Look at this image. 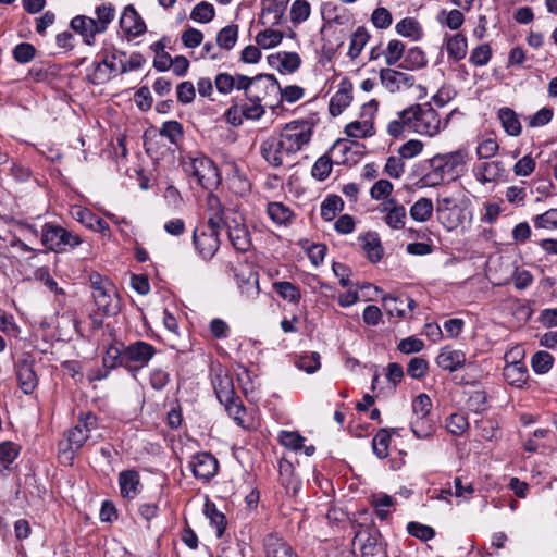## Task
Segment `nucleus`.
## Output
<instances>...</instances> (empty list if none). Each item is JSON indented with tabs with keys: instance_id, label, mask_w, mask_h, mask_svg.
I'll use <instances>...</instances> for the list:
<instances>
[{
	"instance_id": "680f3d73",
	"label": "nucleus",
	"mask_w": 557,
	"mask_h": 557,
	"mask_svg": "<svg viewBox=\"0 0 557 557\" xmlns=\"http://www.w3.org/2000/svg\"><path fill=\"white\" fill-rule=\"evenodd\" d=\"M18 447L12 442L0 443V465L5 469L17 458Z\"/></svg>"
},
{
	"instance_id": "6ab92c4d",
	"label": "nucleus",
	"mask_w": 557,
	"mask_h": 557,
	"mask_svg": "<svg viewBox=\"0 0 557 557\" xmlns=\"http://www.w3.org/2000/svg\"><path fill=\"white\" fill-rule=\"evenodd\" d=\"M120 26L125 34L137 37L146 32V24L135 8L127 5L120 18Z\"/></svg>"
},
{
	"instance_id": "ea45409f",
	"label": "nucleus",
	"mask_w": 557,
	"mask_h": 557,
	"mask_svg": "<svg viewBox=\"0 0 557 557\" xmlns=\"http://www.w3.org/2000/svg\"><path fill=\"white\" fill-rule=\"evenodd\" d=\"M345 133L354 138H367L375 134L374 125L370 121H354L346 125Z\"/></svg>"
},
{
	"instance_id": "4d7b16f0",
	"label": "nucleus",
	"mask_w": 557,
	"mask_h": 557,
	"mask_svg": "<svg viewBox=\"0 0 557 557\" xmlns=\"http://www.w3.org/2000/svg\"><path fill=\"white\" fill-rule=\"evenodd\" d=\"M297 367L309 374L314 373L321 367V356L317 351L300 356L297 360Z\"/></svg>"
},
{
	"instance_id": "a18cd8bd",
	"label": "nucleus",
	"mask_w": 557,
	"mask_h": 557,
	"mask_svg": "<svg viewBox=\"0 0 557 557\" xmlns=\"http://www.w3.org/2000/svg\"><path fill=\"white\" fill-rule=\"evenodd\" d=\"M369 38L370 35L368 34L366 28L358 27L351 35L348 54L351 58H357L360 54L363 47L366 46V44L368 42Z\"/></svg>"
},
{
	"instance_id": "864d4df0",
	"label": "nucleus",
	"mask_w": 557,
	"mask_h": 557,
	"mask_svg": "<svg viewBox=\"0 0 557 557\" xmlns=\"http://www.w3.org/2000/svg\"><path fill=\"white\" fill-rule=\"evenodd\" d=\"M410 429L418 438H428L434 432V426L429 418H414L410 423Z\"/></svg>"
},
{
	"instance_id": "e433bc0d",
	"label": "nucleus",
	"mask_w": 557,
	"mask_h": 557,
	"mask_svg": "<svg viewBox=\"0 0 557 557\" xmlns=\"http://www.w3.org/2000/svg\"><path fill=\"white\" fill-rule=\"evenodd\" d=\"M434 206L430 198L422 197L418 199L410 208V216L417 222L428 221L433 213Z\"/></svg>"
},
{
	"instance_id": "f8f14e48",
	"label": "nucleus",
	"mask_w": 557,
	"mask_h": 557,
	"mask_svg": "<svg viewBox=\"0 0 557 557\" xmlns=\"http://www.w3.org/2000/svg\"><path fill=\"white\" fill-rule=\"evenodd\" d=\"M220 222L227 227L228 239L236 251L247 252L250 250L252 246L251 236L243 219L240 221L237 219L232 221L220 219Z\"/></svg>"
},
{
	"instance_id": "4be33fe9",
	"label": "nucleus",
	"mask_w": 557,
	"mask_h": 557,
	"mask_svg": "<svg viewBox=\"0 0 557 557\" xmlns=\"http://www.w3.org/2000/svg\"><path fill=\"white\" fill-rule=\"evenodd\" d=\"M265 557H299L290 545L277 533H270L263 540Z\"/></svg>"
},
{
	"instance_id": "e2e57ef3",
	"label": "nucleus",
	"mask_w": 557,
	"mask_h": 557,
	"mask_svg": "<svg viewBox=\"0 0 557 557\" xmlns=\"http://www.w3.org/2000/svg\"><path fill=\"white\" fill-rule=\"evenodd\" d=\"M12 53L16 62L24 64L34 59L36 49L32 44L21 42L15 46Z\"/></svg>"
},
{
	"instance_id": "f03ea898",
	"label": "nucleus",
	"mask_w": 557,
	"mask_h": 557,
	"mask_svg": "<svg viewBox=\"0 0 557 557\" xmlns=\"http://www.w3.org/2000/svg\"><path fill=\"white\" fill-rule=\"evenodd\" d=\"M404 114L411 116L412 132L433 137L446 128L456 114L460 115L461 113L458 109H454L444 120H441L436 110L430 102H426L406 108Z\"/></svg>"
},
{
	"instance_id": "4468645a",
	"label": "nucleus",
	"mask_w": 557,
	"mask_h": 557,
	"mask_svg": "<svg viewBox=\"0 0 557 557\" xmlns=\"http://www.w3.org/2000/svg\"><path fill=\"white\" fill-rule=\"evenodd\" d=\"M117 483L123 498L133 500L141 492L140 474L135 469L123 470L119 473Z\"/></svg>"
},
{
	"instance_id": "0e129e2a",
	"label": "nucleus",
	"mask_w": 557,
	"mask_h": 557,
	"mask_svg": "<svg viewBox=\"0 0 557 557\" xmlns=\"http://www.w3.org/2000/svg\"><path fill=\"white\" fill-rule=\"evenodd\" d=\"M238 76L235 78L226 72H221L216 75L214 85L219 92L230 94L234 88L237 89Z\"/></svg>"
},
{
	"instance_id": "4c0bfd02",
	"label": "nucleus",
	"mask_w": 557,
	"mask_h": 557,
	"mask_svg": "<svg viewBox=\"0 0 557 557\" xmlns=\"http://www.w3.org/2000/svg\"><path fill=\"white\" fill-rule=\"evenodd\" d=\"M225 409L228 416L236 422V424L243 429H248L249 423L246 420V407L240 400L239 396L230 400V403H224Z\"/></svg>"
},
{
	"instance_id": "c85d7f7f",
	"label": "nucleus",
	"mask_w": 557,
	"mask_h": 557,
	"mask_svg": "<svg viewBox=\"0 0 557 557\" xmlns=\"http://www.w3.org/2000/svg\"><path fill=\"white\" fill-rule=\"evenodd\" d=\"M497 117L507 135L517 137L522 132L518 114L508 107L500 108Z\"/></svg>"
},
{
	"instance_id": "3c124183",
	"label": "nucleus",
	"mask_w": 557,
	"mask_h": 557,
	"mask_svg": "<svg viewBox=\"0 0 557 557\" xmlns=\"http://www.w3.org/2000/svg\"><path fill=\"white\" fill-rule=\"evenodd\" d=\"M311 12L310 3L307 0H295L290 7V21L294 24L305 22Z\"/></svg>"
},
{
	"instance_id": "b1692460",
	"label": "nucleus",
	"mask_w": 557,
	"mask_h": 557,
	"mask_svg": "<svg viewBox=\"0 0 557 557\" xmlns=\"http://www.w3.org/2000/svg\"><path fill=\"white\" fill-rule=\"evenodd\" d=\"M124 350L125 344L122 342L112 343L107 347L102 358V363L103 367L107 368V371L103 375H100L99 379L107 377L110 370L119 367L124 368Z\"/></svg>"
},
{
	"instance_id": "20e7f679",
	"label": "nucleus",
	"mask_w": 557,
	"mask_h": 557,
	"mask_svg": "<svg viewBox=\"0 0 557 557\" xmlns=\"http://www.w3.org/2000/svg\"><path fill=\"white\" fill-rule=\"evenodd\" d=\"M318 113H311L307 117L293 120L284 125L280 134L296 156L306 147L313 135L314 128L319 125Z\"/></svg>"
},
{
	"instance_id": "69168bd1",
	"label": "nucleus",
	"mask_w": 557,
	"mask_h": 557,
	"mask_svg": "<svg viewBox=\"0 0 557 557\" xmlns=\"http://www.w3.org/2000/svg\"><path fill=\"white\" fill-rule=\"evenodd\" d=\"M283 39V34L278 30L265 29L257 35V42L263 48L277 46Z\"/></svg>"
},
{
	"instance_id": "cd10ccee",
	"label": "nucleus",
	"mask_w": 557,
	"mask_h": 557,
	"mask_svg": "<svg viewBox=\"0 0 557 557\" xmlns=\"http://www.w3.org/2000/svg\"><path fill=\"white\" fill-rule=\"evenodd\" d=\"M213 387L221 404L230 403V400L238 397L234 392L233 379L227 373L216 374L213 380Z\"/></svg>"
},
{
	"instance_id": "79ce46f5",
	"label": "nucleus",
	"mask_w": 557,
	"mask_h": 557,
	"mask_svg": "<svg viewBox=\"0 0 557 557\" xmlns=\"http://www.w3.org/2000/svg\"><path fill=\"white\" fill-rule=\"evenodd\" d=\"M426 65L424 52L418 48H411L407 51L404 64L400 65L405 70H419Z\"/></svg>"
},
{
	"instance_id": "f704fd0d",
	"label": "nucleus",
	"mask_w": 557,
	"mask_h": 557,
	"mask_svg": "<svg viewBox=\"0 0 557 557\" xmlns=\"http://www.w3.org/2000/svg\"><path fill=\"white\" fill-rule=\"evenodd\" d=\"M343 209L344 201L338 195H327L321 203V216L324 221L330 222L334 220L336 214Z\"/></svg>"
},
{
	"instance_id": "58836bf2",
	"label": "nucleus",
	"mask_w": 557,
	"mask_h": 557,
	"mask_svg": "<svg viewBox=\"0 0 557 557\" xmlns=\"http://www.w3.org/2000/svg\"><path fill=\"white\" fill-rule=\"evenodd\" d=\"M273 288L280 297L292 304H298L301 298L300 289L288 281L274 282Z\"/></svg>"
},
{
	"instance_id": "6e6d98bb",
	"label": "nucleus",
	"mask_w": 557,
	"mask_h": 557,
	"mask_svg": "<svg viewBox=\"0 0 557 557\" xmlns=\"http://www.w3.org/2000/svg\"><path fill=\"white\" fill-rule=\"evenodd\" d=\"M332 166L333 162L331 158L324 154L314 162L311 169V175L319 181H324L331 174Z\"/></svg>"
},
{
	"instance_id": "a19ab883",
	"label": "nucleus",
	"mask_w": 557,
	"mask_h": 557,
	"mask_svg": "<svg viewBox=\"0 0 557 557\" xmlns=\"http://www.w3.org/2000/svg\"><path fill=\"white\" fill-rule=\"evenodd\" d=\"M159 134L160 136L168 138L173 145H177L184 136L182 124L175 120L164 122Z\"/></svg>"
},
{
	"instance_id": "37998d69",
	"label": "nucleus",
	"mask_w": 557,
	"mask_h": 557,
	"mask_svg": "<svg viewBox=\"0 0 557 557\" xmlns=\"http://www.w3.org/2000/svg\"><path fill=\"white\" fill-rule=\"evenodd\" d=\"M214 15V7L207 1H201L191 10L190 18L199 23H209L213 20Z\"/></svg>"
},
{
	"instance_id": "2f4dec72",
	"label": "nucleus",
	"mask_w": 557,
	"mask_h": 557,
	"mask_svg": "<svg viewBox=\"0 0 557 557\" xmlns=\"http://www.w3.org/2000/svg\"><path fill=\"white\" fill-rule=\"evenodd\" d=\"M395 429L382 428L377 431L372 440V449L374 455L384 459L388 456L389 444L392 440V434H395Z\"/></svg>"
},
{
	"instance_id": "aec40b11",
	"label": "nucleus",
	"mask_w": 557,
	"mask_h": 557,
	"mask_svg": "<svg viewBox=\"0 0 557 557\" xmlns=\"http://www.w3.org/2000/svg\"><path fill=\"white\" fill-rule=\"evenodd\" d=\"M382 85L391 92L409 89L414 85L413 76L406 72H380Z\"/></svg>"
},
{
	"instance_id": "c756f323",
	"label": "nucleus",
	"mask_w": 557,
	"mask_h": 557,
	"mask_svg": "<svg viewBox=\"0 0 557 557\" xmlns=\"http://www.w3.org/2000/svg\"><path fill=\"white\" fill-rule=\"evenodd\" d=\"M505 173L504 163L499 160L484 162L480 165L476 178L482 184L495 182Z\"/></svg>"
},
{
	"instance_id": "0eeeda50",
	"label": "nucleus",
	"mask_w": 557,
	"mask_h": 557,
	"mask_svg": "<svg viewBox=\"0 0 557 557\" xmlns=\"http://www.w3.org/2000/svg\"><path fill=\"white\" fill-rule=\"evenodd\" d=\"M260 153L272 168H281L284 164L293 166L295 164V154L281 134L263 140L260 145Z\"/></svg>"
},
{
	"instance_id": "a211bd4d",
	"label": "nucleus",
	"mask_w": 557,
	"mask_h": 557,
	"mask_svg": "<svg viewBox=\"0 0 557 557\" xmlns=\"http://www.w3.org/2000/svg\"><path fill=\"white\" fill-rule=\"evenodd\" d=\"M466 354L449 346L441 348L436 357V364L444 371L455 372L466 364Z\"/></svg>"
},
{
	"instance_id": "c9c22d12",
	"label": "nucleus",
	"mask_w": 557,
	"mask_h": 557,
	"mask_svg": "<svg viewBox=\"0 0 557 557\" xmlns=\"http://www.w3.org/2000/svg\"><path fill=\"white\" fill-rule=\"evenodd\" d=\"M406 109L397 113V119L392 120L387 124V134L393 138H398L405 134L406 131L412 132L411 116L406 115Z\"/></svg>"
},
{
	"instance_id": "2eb2a0df",
	"label": "nucleus",
	"mask_w": 557,
	"mask_h": 557,
	"mask_svg": "<svg viewBox=\"0 0 557 557\" xmlns=\"http://www.w3.org/2000/svg\"><path fill=\"white\" fill-rule=\"evenodd\" d=\"M352 100V84L344 77L338 86V90L332 96L329 104V112L332 116H338L350 104Z\"/></svg>"
},
{
	"instance_id": "5701e85b",
	"label": "nucleus",
	"mask_w": 557,
	"mask_h": 557,
	"mask_svg": "<svg viewBox=\"0 0 557 557\" xmlns=\"http://www.w3.org/2000/svg\"><path fill=\"white\" fill-rule=\"evenodd\" d=\"M381 211L385 212L384 221L391 228L400 230L405 226L406 209L403 205H398L395 198H388Z\"/></svg>"
},
{
	"instance_id": "39448f33",
	"label": "nucleus",
	"mask_w": 557,
	"mask_h": 557,
	"mask_svg": "<svg viewBox=\"0 0 557 557\" xmlns=\"http://www.w3.org/2000/svg\"><path fill=\"white\" fill-rule=\"evenodd\" d=\"M40 242L46 250L54 252H64L69 249H74L82 244V238L63 226L47 222L41 227Z\"/></svg>"
},
{
	"instance_id": "8fccbe9b",
	"label": "nucleus",
	"mask_w": 557,
	"mask_h": 557,
	"mask_svg": "<svg viewBox=\"0 0 557 557\" xmlns=\"http://www.w3.org/2000/svg\"><path fill=\"white\" fill-rule=\"evenodd\" d=\"M437 220L446 230L453 231L462 224L463 215L459 208H453V210L437 214Z\"/></svg>"
},
{
	"instance_id": "bb28decb",
	"label": "nucleus",
	"mask_w": 557,
	"mask_h": 557,
	"mask_svg": "<svg viewBox=\"0 0 557 557\" xmlns=\"http://www.w3.org/2000/svg\"><path fill=\"white\" fill-rule=\"evenodd\" d=\"M76 220L84 224L86 227L101 233L102 235H108L110 233L109 224L103 219L96 215L86 208H79L76 211Z\"/></svg>"
},
{
	"instance_id": "9b49d317",
	"label": "nucleus",
	"mask_w": 557,
	"mask_h": 557,
	"mask_svg": "<svg viewBox=\"0 0 557 557\" xmlns=\"http://www.w3.org/2000/svg\"><path fill=\"white\" fill-rule=\"evenodd\" d=\"M34 367L35 360L30 356H23L14 363L18 387L26 395L33 394L38 385V376Z\"/></svg>"
},
{
	"instance_id": "49530a36",
	"label": "nucleus",
	"mask_w": 557,
	"mask_h": 557,
	"mask_svg": "<svg viewBox=\"0 0 557 557\" xmlns=\"http://www.w3.org/2000/svg\"><path fill=\"white\" fill-rule=\"evenodd\" d=\"M382 305L384 310L391 315V317H397V318H405L406 317V309L403 305L401 295L399 296H385L382 299Z\"/></svg>"
},
{
	"instance_id": "1a4fd4ad",
	"label": "nucleus",
	"mask_w": 557,
	"mask_h": 557,
	"mask_svg": "<svg viewBox=\"0 0 557 557\" xmlns=\"http://www.w3.org/2000/svg\"><path fill=\"white\" fill-rule=\"evenodd\" d=\"M89 438L86 430L81 424L66 430L63 438L58 444L59 459L64 465H72L76 454Z\"/></svg>"
},
{
	"instance_id": "f3484780",
	"label": "nucleus",
	"mask_w": 557,
	"mask_h": 557,
	"mask_svg": "<svg viewBox=\"0 0 557 557\" xmlns=\"http://www.w3.org/2000/svg\"><path fill=\"white\" fill-rule=\"evenodd\" d=\"M71 27L83 36L87 45H91L95 41L96 34L106 30V26H100L96 20L84 15L75 16L71 21Z\"/></svg>"
},
{
	"instance_id": "ddd939ff",
	"label": "nucleus",
	"mask_w": 557,
	"mask_h": 557,
	"mask_svg": "<svg viewBox=\"0 0 557 557\" xmlns=\"http://www.w3.org/2000/svg\"><path fill=\"white\" fill-rule=\"evenodd\" d=\"M189 468L196 479L209 482L216 474L219 462L210 453H198L191 457Z\"/></svg>"
},
{
	"instance_id": "5fc2aeb1",
	"label": "nucleus",
	"mask_w": 557,
	"mask_h": 557,
	"mask_svg": "<svg viewBox=\"0 0 557 557\" xmlns=\"http://www.w3.org/2000/svg\"><path fill=\"white\" fill-rule=\"evenodd\" d=\"M407 532L423 542H428L435 536V531L432 527L425 525L416 521H411L407 524Z\"/></svg>"
},
{
	"instance_id": "7ed1b4c3",
	"label": "nucleus",
	"mask_w": 557,
	"mask_h": 557,
	"mask_svg": "<svg viewBox=\"0 0 557 557\" xmlns=\"http://www.w3.org/2000/svg\"><path fill=\"white\" fill-rule=\"evenodd\" d=\"M468 152L465 149H457L448 153H438L428 160L430 171L423 176L425 184L430 186L440 185L447 175H453L459 166L466 164Z\"/></svg>"
},
{
	"instance_id": "de8ad7c7",
	"label": "nucleus",
	"mask_w": 557,
	"mask_h": 557,
	"mask_svg": "<svg viewBox=\"0 0 557 557\" xmlns=\"http://www.w3.org/2000/svg\"><path fill=\"white\" fill-rule=\"evenodd\" d=\"M238 35V26L237 25H228L223 27L216 37V41L220 48L230 50L234 47L237 40Z\"/></svg>"
},
{
	"instance_id": "72a5a7b5",
	"label": "nucleus",
	"mask_w": 557,
	"mask_h": 557,
	"mask_svg": "<svg viewBox=\"0 0 557 557\" xmlns=\"http://www.w3.org/2000/svg\"><path fill=\"white\" fill-rule=\"evenodd\" d=\"M205 515L210 521V524L215 528L218 539L224 535L227 527V520L224 513L218 510L215 504L207 502L205 505Z\"/></svg>"
},
{
	"instance_id": "09e8293b",
	"label": "nucleus",
	"mask_w": 557,
	"mask_h": 557,
	"mask_svg": "<svg viewBox=\"0 0 557 557\" xmlns=\"http://www.w3.org/2000/svg\"><path fill=\"white\" fill-rule=\"evenodd\" d=\"M554 358L547 351H537L531 359V366L535 373L544 374L553 367Z\"/></svg>"
},
{
	"instance_id": "f257e3e1",
	"label": "nucleus",
	"mask_w": 557,
	"mask_h": 557,
	"mask_svg": "<svg viewBox=\"0 0 557 557\" xmlns=\"http://www.w3.org/2000/svg\"><path fill=\"white\" fill-rule=\"evenodd\" d=\"M237 89L244 90L246 97L249 99V103L240 104L245 119L258 120L264 114L263 106L261 101L264 99V95L268 90L271 92L280 89L278 82L273 74L261 73L250 78L248 76H238Z\"/></svg>"
},
{
	"instance_id": "423d86ee",
	"label": "nucleus",
	"mask_w": 557,
	"mask_h": 557,
	"mask_svg": "<svg viewBox=\"0 0 557 557\" xmlns=\"http://www.w3.org/2000/svg\"><path fill=\"white\" fill-rule=\"evenodd\" d=\"M220 220L210 218L205 225L197 227L193 243L203 260H211L220 248Z\"/></svg>"
},
{
	"instance_id": "774afa93",
	"label": "nucleus",
	"mask_w": 557,
	"mask_h": 557,
	"mask_svg": "<svg viewBox=\"0 0 557 557\" xmlns=\"http://www.w3.org/2000/svg\"><path fill=\"white\" fill-rule=\"evenodd\" d=\"M536 228H557V209H549L533 219Z\"/></svg>"
},
{
	"instance_id": "393cba45",
	"label": "nucleus",
	"mask_w": 557,
	"mask_h": 557,
	"mask_svg": "<svg viewBox=\"0 0 557 557\" xmlns=\"http://www.w3.org/2000/svg\"><path fill=\"white\" fill-rule=\"evenodd\" d=\"M358 240L361 243L362 250L364 251L369 261L376 263L382 259L384 250L377 233L368 232L363 235H360Z\"/></svg>"
},
{
	"instance_id": "603ef678",
	"label": "nucleus",
	"mask_w": 557,
	"mask_h": 557,
	"mask_svg": "<svg viewBox=\"0 0 557 557\" xmlns=\"http://www.w3.org/2000/svg\"><path fill=\"white\" fill-rule=\"evenodd\" d=\"M447 52L456 60H460L467 52V40L465 36L457 34L447 41Z\"/></svg>"
},
{
	"instance_id": "bf43d9fd",
	"label": "nucleus",
	"mask_w": 557,
	"mask_h": 557,
	"mask_svg": "<svg viewBox=\"0 0 557 557\" xmlns=\"http://www.w3.org/2000/svg\"><path fill=\"white\" fill-rule=\"evenodd\" d=\"M429 370V363L426 359L422 357H413L409 360L407 366V373L409 376L416 380L424 377Z\"/></svg>"
},
{
	"instance_id": "dca6fc26",
	"label": "nucleus",
	"mask_w": 557,
	"mask_h": 557,
	"mask_svg": "<svg viewBox=\"0 0 557 557\" xmlns=\"http://www.w3.org/2000/svg\"><path fill=\"white\" fill-rule=\"evenodd\" d=\"M360 550L362 557H388L386 542L381 532L372 528H368V535Z\"/></svg>"
},
{
	"instance_id": "a878e982",
	"label": "nucleus",
	"mask_w": 557,
	"mask_h": 557,
	"mask_svg": "<svg viewBox=\"0 0 557 557\" xmlns=\"http://www.w3.org/2000/svg\"><path fill=\"white\" fill-rule=\"evenodd\" d=\"M115 294V286L102 289L92 294L95 305L99 312L103 315H115L119 312V305L114 302L113 295Z\"/></svg>"
},
{
	"instance_id": "13d9d810",
	"label": "nucleus",
	"mask_w": 557,
	"mask_h": 557,
	"mask_svg": "<svg viewBox=\"0 0 557 557\" xmlns=\"http://www.w3.org/2000/svg\"><path fill=\"white\" fill-rule=\"evenodd\" d=\"M372 505L375 508V513L381 520H386L389 517V510L386 509L394 505V499L387 494H379L373 496Z\"/></svg>"
},
{
	"instance_id": "338daca9",
	"label": "nucleus",
	"mask_w": 557,
	"mask_h": 557,
	"mask_svg": "<svg viewBox=\"0 0 557 557\" xmlns=\"http://www.w3.org/2000/svg\"><path fill=\"white\" fill-rule=\"evenodd\" d=\"M468 426V419L461 413L450 414L446 424L447 430L454 435H461Z\"/></svg>"
},
{
	"instance_id": "c03bdc74",
	"label": "nucleus",
	"mask_w": 557,
	"mask_h": 557,
	"mask_svg": "<svg viewBox=\"0 0 557 557\" xmlns=\"http://www.w3.org/2000/svg\"><path fill=\"white\" fill-rule=\"evenodd\" d=\"M306 438L295 431H286L282 430L278 433V442L281 445L292 449V450H300L304 447Z\"/></svg>"
},
{
	"instance_id": "473e14b6",
	"label": "nucleus",
	"mask_w": 557,
	"mask_h": 557,
	"mask_svg": "<svg viewBox=\"0 0 557 557\" xmlns=\"http://www.w3.org/2000/svg\"><path fill=\"white\" fill-rule=\"evenodd\" d=\"M267 213L274 223L285 226L292 224L295 218L292 209L282 202H270Z\"/></svg>"
},
{
	"instance_id": "6e6552de",
	"label": "nucleus",
	"mask_w": 557,
	"mask_h": 557,
	"mask_svg": "<svg viewBox=\"0 0 557 557\" xmlns=\"http://www.w3.org/2000/svg\"><path fill=\"white\" fill-rule=\"evenodd\" d=\"M156 354L157 348L144 341H136L125 345L124 369L135 375L139 370L149 364Z\"/></svg>"
},
{
	"instance_id": "9d476101",
	"label": "nucleus",
	"mask_w": 557,
	"mask_h": 557,
	"mask_svg": "<svg viewBox=\"0 0 557 557\" xmlns=\"http://www.w3.org/2000/svg\"><path fill=\"white\" fill-rule=\"evenodd\" d=\"M190 171L197 178L198 184L205 189H211L221 183L220 172L216 165L206 156L191 159Z\"/></svg>"
},
{
	"instance_id": "052dcab7",
	"label": "nucleus",
	"mask_w": 557,
	"mask_h": 557,
	"mask_svg": "<svg viewBox=\"0 0 557 557\" xmlns=\"http://www.w3.org/2000/svg\"><path fill=\"white\" fill-rule=\"evenodd\" d=\"M432 409V401L425 393L419 394L412 400V410L416 418H428Z\"/></svg>"
},
{
	"instance_id": "7c9ffc66",
	"label": "nucleus",
	"mask_w": 557,
	"mask_h": 557,
	"mask_svg": "<svg viewBox=\"0 0 557 557\" xmlns=\"http://www.w3.org/2000/svg\"><path fill=\"white\" fill-rule=\"evenodd\" d=\"M285 9H286V4L282 0H262L261 23L263 25L267 24L264 18L272 15V20L270 21V24L272 26L280 25L282 17L284 15Z\"/></svg>"
},
{
	"instance_id": "412c9836",
	"label": "nucleus",
	"mask_w": 557,
	"mask_h": 557,
	"mask_svg": "<svg viewBox=\"0 0 557 557\" xmlns=\"http://www.w3.org/2000/svg\"><path fill=\"white\" fill-rule=\"evenodd\" d=\"M506 366L503 371L505 380L515 387H523L528 380L527 366L517 360L509 361V355H505Z\"/></svg>"
}]
</instances>
